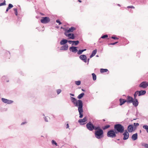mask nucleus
Instances as JSON below:
<instances>
[{"label": "nucleus", "instance_id": "nucleus-1", "mask_svg": "<svg viewBox=\"0 0 148 148\" xmlns=\"http://www.w3.org/2000/svg\"><path fill=\"white\" fill-rule=\"evenodd\" d=\"M71 99L72 102L76 106L78 107V109L79 113L80 118H82L83 116V103L81 100H77L75 98L71 97Z\"/></svg>", "mask_w": 148, "mask_h": 148}, {"label": "nucleus", "instance_id": "nucleus-2", "mask_svg": "<svg viewBox=\"0 0 148 148\" xmlns=\"http://www.w3.org/2000/svg\"><path fill=\"white\" fill-rule=\"evenodd\" d=\"M98 128L95 131V137L98 139H100L103 137V131L99 126L97 127Z\"/></svg>", "mask_w": 148, "mask_h": 148}, {"label": "nucleus", "instance_id": "nucleus-3", "mask_svg": "<svg viewBox=\"0 0 148 148\" xmlns=\"http://www.w3.org/2000/svg\"><path fill=\"white\" fill-rule=\"evenodd\" d=\"M124 127L121 124H117L114 125V130L117 134V133H123L124 131Z\"/></svg>", "mask_w": 148, "mask_h": 148}, {"label": "nucleus", "instance_id": "nucleus-4", "mask_svg": "<svg viewBox=\"0 0 148 148\" xmlns=\"http://www.w3.org/2000/svg\"><path fill=\"white\" fill-rule=\"evenodd\" d=\"M86 126L87 129L90 131H92L94 129L96 130L98 128L97 127H94L90 122L87 124Z\"/></svg>", "mask_w": 148, "mask_h": 148}, {"label": "nucleus", "instance_id": "nucleus-5", "mask_svg": "<svg viewBox=\"0 0 148 148\" xmlns=\"http://www.w3.org/2000/svg\"><path fill=\"white\" fill-rule=\"evenodd\" d=\"M116 132L113 130H110L107 133V136L113 138L116 136Z\"/></svg>", "mask_w": 148, "mask_h": 148}, {"label": "nucleus", "instance_id": "nucleus-6", "mask_svg": "<svg viewBox=\"0 0 148 148\" xmlns=\"http://www.w3.org/2000/svg\"><path fill=\"white\" fill-rule=\"evenodd\" d=\"M50 21L49 18L48 17L42 18L40 22L42 23L46 24L49 23Z\"/></svg>", "mask_w": 148, "mask_h": 148}, {"label": "nucleus", "instance_id": "nucleus-7", "mask_svg": "<svg viewBox=\"0 0 148 148\" xmlns=\"http://www.w3.org/2000/svg\"><path fill=\"white\" fill-rule=\"evenodd\" d=\"M69 32H65L64 33V35L69 38L68 39H73L75 38V36L73 34L71 33H69Z\"/></svg>", "mask_w": 148, "mask_h": 148}, {"label": "nucleus", "instance_id": "nucleus-8", "mask_svg": "<svg viewBox=\"0 0 148 148\" xmlns=\"http://www.w3.org/2000/svg\"><path fill=\"white\" fill-rule=\"evenodd\" d=\"M148 86V83L147 82H141L139 85V87L145 88Z\"/></svg>", "mask_w": 148, "mask_h": 148}, {"label": "nucleus", "instance_id": "nucleus-9", "mask_svg": "<svg viewBox=\"0 0 148 148\" xmlns=\"http://www.w3.org/2000/svg\"><path fill=\"white\" fill-rule=\"evenodd\" d=\"M79 58L84 62L86 63L87 61V59L86 56L84 55H80L79 57Z\"/></svg>", "mask_w": 148, "mask_h": 148}, {"label": "nucleus", "instance_id": "nucleus-10", "mask_svg": "<svg viewBox=\"0 0 148 148\" xmlns=\"http://www.w3.org/2000/svg\"><path fill=\"white\" fill-rule=\"evenodd\" d=\"M123 135L124 136L123 138V140H126L128 138L129 134L128 132L126 130H125Z\"/></svg>", "mask_w": 148, "mask_h": 148}, {"label": "nucleus", "instance_id": "nucleus-11", "mask_svg": "<svg viewBox=\"0 0 148 148\" xmlns=\"http://www.w3.org/2000/svg\"><path fill=\"white\" fill-rule=\"evenodd\" d=\"M134 100L133 98L130 96H128L127 97V103H129L133 102Z\"/></svg>", "mask_w": 148, "mask_h": 148}, {"label": "nucleus", "instance_id": "nucleus-12", "mask_svg": "<svg viewBox=\"0 0 148 148\" xmlns=\"http://www.w3.org/2000/svg\"><path fill=\"white\" fill-rule=\"evenodd\" d=\"M2 100L3 102L8 104H11L13 102V101L12 100H9L3 98H2Z\"/></svg>", "mask_w": 148, "mask_h": 148}, {"label": "nucleus", "instance_id": "nucleus-13", "mask_svg": "<svg viewBox=\"0 0 148 148\" xmlns=\"http://www.w3.org/2000/svg\"><path fill=\"white\" fill-rule=\"evenodd\" d=\"M87 121V118L86 117H84L83 119H79L78 122L81 125H84L85 124V122Z\"/></svg>", "mask_w": 148, "mask_h": 148}, {"label": "nucleus", "instance_id": "nucleus-14", "mask_svg": "<svg viewBox=\"0 0 148 148\" xmlns=\"http://www.w3.org/2000/svg\"><path fill=\"white\" fill-rule=\"evenodd\" d=\"M68 45L67 44H65L64 45L62 46L60 49L61 50H66L68 49Z\"/></svg>", "mask_w": 148, "mask_h": 148}, {"label": "nucleus", "instance_id": "nucleus-15", "mask_svg": "<svg viewBox=\"0 0 148 148\" xmlns=\"http://www.w3.org/2000/svg\"><path fill=\"white\" fill-rule=\"evenodd\" d=\"M69 49L72 52L76 53L77 51V47H70Z\"/></svg>", "mask_w": 148, "mask_h": 148}, {"label": "nucleus", "instance_id": "nucleus-16", "mask_svg": "<svg viewBox=\"0 0 148 148\" xmlns=\"http://www.w3.org/2000/svg\"><path fill=\"white\" fill-rule=\"evenodd\" d=\"M76 29L75 27H71L69 29L67 30H66L65 32L69 33L72 32H73L74 31L76 30Z\"/></svg>", "mask_w": 148, "mask_h": 148}, {"label": "nucleus", "instance_id": "nucleus-17", "mask_svg": "<svg viewBox=\"0 0 148 148\" xmlns=\"http://www.w3.org/2000/svg\"><path fill=\"white\" fill-rule=\"evenodd\" d=\"M68 40L65 39H63L60 42V44L61 45H65L68 42Z\"/></svg>", "mask_w": 148, "mask_h": 148}, {"label": "nucleus", "instance_id": "nucleus-18", "mask_svg": "<svg viewBox=\"0 0 148 148\" xmlns=\"http://www.w3.org/2000/svg\"><path fill=\"white\" fill-rule=\"evenodd\" d=\"M119 101L120 103V106L124 104L125 102H127L126 100L122 99H119Z\"/></svg>", "mask_w": 148, "mask_h": 148}, {"label": "nucleus", "instance_id": "nucleus-19", "mask_svg": "<svg viewBox=\"0 0 148 148\" xmlns=\"http://www.w3.org/2000/svg\"><path fill=\"white\" fill-rule=\"evenodd\" d=\"M138 138V134L136 133L133 134L132 137V139L133 140H135Z\"/></svg>", "mask_w": 148, "mask_h": 148}, {"label": "nucleus", "instance_id": "nucleus-20", "mask_svg": "<svg viewBox=\"0 0 148 148\" xmlns=\"http://www.w3.org/2000/svg\"><path fill=\"white\" fill-rule=\"evenodd\" d=\"M133 105L135 107L137 106L138 104V102L137 99H134V100L133 101V102H132Z\"/></svg>", "mask_w": 148, "mask_h": 148}, {"label": "nucleus", "instance_id": "nucleus-21", "mask_svg": "<svg viewBox=\"0 0 148 148\" xmlns=\"http://www.w3.org/2000/svg\"><path fill=\"white\" fill-rule=\"evenodd\" d=\"M127 130L130 132H132L133 131V127L132 125H129L127 127Z\"/></svg>", "mask_w": 148, "mask_h": 148}, {"label": "nucleus", "instance_id": "nucleus-22", "mask_svg": "<svg viewBox=\"0 0 148 148\" xmlns=\"http://www.w3.org/2000/svg\"><path fill=\"white\" fill-rule=\"evenodd\" d=\"M139 94L138 96H140L145 95L146 93V91L145 90H141L139 91Z\"/></svg>", "mask_w": 148, "mask_h": 148}, {"label": "nucleus", "instance_id": "nucleus-23", "mask_svg": "<svg viewBox=\"0 0 148 148\" xmlns=\"http://www.w3.org/2000/svg\"><path fill=\"white\" fill-rule=\"evenodd\" d=\"M97 52V50L95 49L91 53V54L90 56V58H92V57L95 56Z\"/></svg>", "mask_w": 148, "mask_h": 148}, {"label": "nucleus", "instance_id": "nucleus-24", "mask_svg": "<svg viewBox=\"0 0 148 148\" xmlns=\"http://www.w3.org/2000/svg\"><path fill=\"white\" fill-rule=\"evenodd\" d=\"M13 7V5L12 4H9L8 5V7L7 8L6 10V12H7L8 10L10 9L11 8H12Z\"/></svg>", "mask_w": 148, "mask_h": 148}, {"label": "nucleus", "instance_id": "nucleus-25", "mask_svg": "<svg viewBox=\"0 0 148 148\" xmlns=\"http://www.w3.org/2000/svg\"><path fill=\"white\" fill-rule=\"evenodd\" d=\"M84 95V93H82L79 94L77 97V98L78 99H81Z\"/></svg>", "mask_w": 148, "mask_h": 148}, {"label": "nucleus", "instance_id": "nucleus-26", "mask_svg": "<svg viewBox=\"0 0 148 148\" xmlns=\"http://www.w3.org/2000/svg\"><path fill=\"white\" fill-rule=\"evenodd\" d=\"M108 71V70L107 69H101L100 70V71L101 73H103L107 72Z\"/></svg>", "mask_w": 148, "mask_h": 148}, {"label": "nucleus", "instance_id": "nucleus-27", "mask_svg": "<svg viewBox=\"0 0 148 148\" xmlns=\"http://www.w3.org/2000/svg\"><path fill=\"white\" fill-rule=\"evenodd\" d=\"M86 50V49H83V50H79L77 52V53L78 54L80 55V54H81L83 51H85Z\"/></svg>", "mask_w": 148, "mask_h": 148}, {"label": "nucleus", "instance_id": "nucleus-28", "mask_svg": "<svg viewBox=\"0 0 148 148\" xmlns=\"http://www.w3.org/2000/svg\"><path fill=\"white\" fill-rule=\"evenodd\" d=\"M108 37V35H105L101 37V38L99 39V41L100 42H101V38H107Z\"/></svg>", "mask_w": 148, "mask_h": 148}, {"label": "nucleus", "instance_id": "nucleus-29", "mask_svg": "<svg viewBox=\"0 0 148 148\" xmlns=\"http://www.w3.org/2000/svg\"><path fill=\"white\" fill-rule=\"evenodd\" d=\"M92 76L93 79L95 81L97 77L96 75L94 73H92Z\"/></svg>", "mask_w": 148, "mask_h": 148}, {"label": "nucleus", "instance_id": "nucleus-30", "mask_svg": "<svg viewBox=\"0 0 148 148\" xmlns=\"http://www.w3.org/2000/svg\"><path fill=\"white\" fill-rule=\"evenodd\" d=\"M143 128L146 130V131L148 133V126L147 125H144L143 126Z\"/></svg>", "mask_w": 148, "mask_h": 148}, {"label": "nucleus", "instance_id": "nucleus-31", "mask_svg": "<svg viewBox=\"0 0 148 148\" xmlns=\"http://www.w3.org/2000/svg\"><path fill=\"white\" fill-rule=\"evenodd\" d=\"M79 43V41L78 40H77L76 41H73V44L75 45H77Z\"/></svg>", "mask_w": 148, "mask_h": 148}, {"label": "nucleus", "instance_id": "nucleus-32", "mask_svg": "<svg viewBox=\"0 0 148 148\" xmlns=\"http://www.w3.org/2000/svg\"><path fill=\"white\" fill-rule=\"evenodd\" d=\"M110 127V125H106V126H104V127H103V129L104 130H106V129H107L109 128Z\"/></svg>", "mask_w": 148, "mask_h": 148}, {"label": "nucleus", "instance_id": "nucleus-33", "mask_svg": "<svg viewBox=\"0 0 148 148\" xmlns=\"http://www.w3.org/2000/svg\"><path fill=\"white\" fill-rule=\"evenodd\" d=\"M75 84L77 85H79L81 84V82L79 81H76L75 82Z\"/></svg>", "mask_w": 148, "mask_h": 148}, {"label": "nucleus", "instance_id": "nucleus-34", "mask_svg": "<svg viewBox=\"0 0 148 148\" xmlns=\"http://www.w3.org/2000/svg\"><path fill=\"white\" fill-rule=\"evenodd\" d=\"M13 10L14 11V13L15 15L17 16L18 15L17 10L16 8H14Z\"/></svg>", "mask_w": 148, "mask_h": 148}, {"label": "nucleus", "instance_id": "nucleus-35", "mask_svg": "<svg viewBox=\"0 0 148 148\" xmlns=\"http://www.w3.org/2000/svg\"><path fill=\"white\" fill-rule=\"evenodd\" d=\"M51 143H52V144L53 145V144H55V145L56 146H57V143H56V142L54 141V140H52L51 141Z\"/></svg>", "mask_w": 148, "mask_h": 148}, {"label": "nucleus", "instance_id": "nucleus-36", "mask_svg": "<svg viewBox=\"0 0 148 148\" xmlns=\"http://www.w3.org/2000/svg\"><path fill=\"white\" fill-rule=\"evenodd\" d=\"M5 5V1L4 0L3 3H0V6L2 5Z\"/></svg>", "mask_w": 148, "mask_h": 148}, {"label": "nucleus", "instance_id": "nucleus-37", "mask_svg": "<svg viewBox=\"0 0 148 148\" xmlns=\"http://www.w3.org/2000/svg\"><path fill=\"white\" fill-rule=\"evenodd\" d=\"M61 92V90L60 89H58L57 90V92L58 94H59Z\"/></svg>", "mask_w": 148, "mask_h": 148}, {"label": "nucleus", "instance_id": "nucleus-38", "mask_svg": "<svg viewBox=\"0 0 148 148\" xmlns=\"http://www.w3.org/2000/svg\"><path fill=\"white\" fill-rule=\"evenodd\" d=\"M111 38L112 39H114L116 40V39H118L119 38H117V37L116 36H112Z\"/></svg>", "mask_w": 148, "mask_h": 148}, {"label": "nucleus", "instance_id": "nucleus-39", "mask_svg": "<svg viewBox=\"0 0 148 148\" xmlns=\"http://www.w3.org/2000/svg\"><path fill=\"white\" fill-rule=\"evenodd\" d=\"M128 8H134L135 7L133 6H129L127 7Z\"/></svg>", "mask_w": 148, "mask_h": 148}, {"label": "nucleus", "instance_id": "nucleus-40", "mask_svg": "<svg viewBox=\"0 0 148 148\" xmlns=\"http://www.w3.org/2000/svg\"><path fill=\"white\" fill-rule=\"evenodd\" d=\"M134 125L135 127L138 126L139 125V124L138 123H134Z\"/></svg>", "mask_w": 148, "mask_h": 148}, {"label": "nucleus", "instance_id": "nucleus-41", "mask_svg": "<svg viewBox=\"0 0 148 148\" xmlns=\"http://www.w3.org/2000/svg\"><path fill=\"white\" fill-rule=\"evenodd\" d=\"M56 22L58 23L59 25L62 24V23L58 20H57L56 21Z\"/></svg>", "mask_w": 148, "mask_h": 148}, {"label": "nucleus", "instance_id": "nucleus-42", "mask_svg": "<svg viewBox=\"0 0 148 148\" xmlns=\"http://www.w3.org/2000/svg\"><path fill=\"white\" fill-rule=\"evenodd\" d=\"M139 94V91H136L135 93H134V94H135V95H138V94Z\"/></svg>", "mask_w": 148, "mask_h": 148}, {"label": "nucleus", "instance_id": "nucleus-43", "mask_svg": "<svg viewBox=\"0 0 148 148\" xmlns=\"http://www.w3.org/2000/svg\"><path fill=\"white\" fill-rule=\"evenodd\" d=\"M118 42H114V43H110V44H109V45H115V44H116Z\"/></svg>", "mask_w": 148, "mask_h": 148}, {"label": "nucleus", "instance_id": "nucleus-44", "mask_svg": "<svg viewBox=\"0 0 148 148\" xmlns=\"http://www.w3.org/2000/svg\"><path fill=\"white\" fill-rule=\"evenodd\" d=\"M68 42H69L70 44H71L72 42L73 43V41L68 40Z\"/></svg>", "mask_w": 148, "mask_h": 148}, {"label": "nucleus", "instance_id": "nucleus-45", "mask_svg": "<svg viewBox=\"0 0 148 148\" xmlns=\"http://www.w3.org/2000/svg\"><path fill=\"white\" fill-rule=\"evenodd\" d=\"M145 148H148V144H146L145 146Z\"/></svg>", "mask_w": 148, "mask_h": 148}, {"label": "nucleus", "instance_id": "nucleus-46", "mask_svg": "<svg viewBox=\"0 0 148 148\" xmlns=\"http://www.w3.org/2000/svg\"><path fill=\"white\" fill-rule=\"evenodd\" d=\"M137 95H135V94H134V99H136V97H137Z\"/></svg>", "mask_w": 148, "mask_h": 148}, {"label": "nucleus", "instance_id": "nucleus-47", "mask_svg": "<svg viewBox=\"0 0 148 148\" xmlns=\"http://www.w3.org/2000/svg\"><path fill=\"white\" fill-rule=\"evenodd\" d=\"M66 126H67V127H66V128H69V124L68 123H67L66 125Z\"/></svg>", "mask_w": 148, "mask_h": 148}, {"label": "nucleus", "instance_id": "nucleus-48", "mask_svg": "<svg viewBox=\"0 0 148 148\" xmlns=\"http://www.w3.org/2000/svg\"><path fill=\"white\" fill-rule=\"evenodd\" d=\"M26 123V122H23L21 123V125H23V124H25V123Z\"/></svg>", "mask_w": 148, "mask_h": 148}, {"label": "nucleus", "instance_id": "nucleus-49", "mask_svg": "<svg viewBox=\"0 0 148 148\" xmlns=\"http://www.w3.org/2000/svg\"><path fill=\"white\" fill-rule=\"evenodd\" d=\"M70 95H71V96H74V95L73 94H71V93H70Z\"/></svg>", "mask_w": 148, "mask_h": 148}, {"label": "nucleus", "instance_id": "nucleus-50", "mask_svg": "<svg viewBox=\"0 0 148 148\" xmlns=\"http://www.w3.org/2000/svg\"><path fill=\"white\" fill-rule=\"evenodd\" d=\"M88 60V61H88V63H89V60H90V59H89V58H88V60Z\"/></svg>", "mask_w": 148, "mask_h": 148}, {"label": "nucleus", "instance_id": "nucleus-51", "mask_svg": "<svg viewBox=\"0 0 148 148\" xmlns=\"http://www.w3.org/2000/svg\"><path fill=\"white\" fill-rule=\"evenodd\" d=\"M78 1H79V2H80V3H81V2H82L81 1V0H78Z\"/></svg>", "mask_w": 148, "mask_h": 148}, {"label": "nucleus", "instance_id": "nucleus-52", "mask_svg": "<svg viewBox=\"0 0 148 148\" xmlns=\"http://www.w3.org/2000/svg\"><path fill=\"white\" fill-rule=\"evenodd\" d=\"M118 5L119 6H120V5L119 4H118Z\"/></svg>", "mask_w": 148, "mask_h": 148}, {"label": "nucleus", "instance_id": "nucleus-53", "mask_svg": "<svg viewBox=\"0 0 148 148\" xmlns=\"http://www.w3.org/2000/svg\"><path fill=\"white\" fill-rule=\"evenodd\" d=\"M82 91H84V90H83V89H82Z\"/></svg>", "mask_w": 148, "mask_h": 148}]
</instances>
